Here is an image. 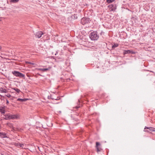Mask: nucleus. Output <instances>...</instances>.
<instances>
[{"mask_svg":"<svg viewBox=\"0 0 155 155\" xmlns=\"http://www.w3.org/2000/svg\"><path fill=\"white\" fill-rule=\"evenodd\" d=\"M59 112L61 113V111H59Z\"/></svg>","mask_w":155,"mask_h":155,"instance_id":"c85d7f7f","label":"nucleus"},{"mask_svg":"<svg viewBox=\"0 0 155 155\" xmlns=\"http://www.w3.org/2000/svg\"><path fill=\"white\" fill-rule=\"evenodd\" d=\"M28 100V99L24 98V99H21V98H18L17 100L18 101H20L21 102H23L26 101Z\"/></svg>","mask_w":155,"mask_h":155,"instance_id":"2eb2a0df","label":"nucleus"},{"mask_svg":"<svg viewBox=\"0 0 155 155\" xmlns=\"http://www.w3.org/2000/svg\"><path fill=\"white\" fill-rule=\"evenodd\" d=\"M28 63L29 64H31L32 65H33L34 64V63L30 62H28Z\"/></svg>","mask_w":155,"mask_h":155,"instance_id":"b1692460","label":"nucleus"},{"mask_svg":"<svg viewBox=\"0 0 155 155\" xmlns=\"http://www.w3.org/2000/svg\"><path fill=\"white\" fill-rule=\"evenodd\" d=\"M13 144L15 146L17 147L18 148H23V147L24 145L23 144H21L19 143L15 142L13 143Z\"/></svg>","mask_w":155,"mask_h":155,"instance_id":"423d86ee","label":"nucleus"},{"mask_svg":"<svg viewBox=\"0 0 155 155\" xmlns=\"http://www.w3.org/2000/svg\"><path fill=\"white\" fill-rule=\"evenodd\" d=\"M9 103V101H8V100H6V104H8Z\"/></svg>","mask_w":155,"mask_h":155,"instance_id":"393cba45","label":"nucleus"},{"mask_svg":"<svg viewBox=\"0 0 155 155\" xmlns=\"http://www.w3.org/2000/svg\"><path fill=\"white\" fill-rule=\"evenodd\" d=\"M114 1L115 0H107V2L108 3H110Z\"/></svg>","mask_w":155,"mask_h":155,"instance_id":"6ab92c4d","label":"nucleus"},{"mask_svg":"<svg viewBox=\"0 0 155 155\" xmlns=\"http://www.w3.org/2000/svg\"><path fill=\"white\" fill-rule=\"evenodd\" d=\"M57 54H58V52H56V53L55 54V55H56Z\"/></svg>","mask_w":155,"mask_h":155,"instance_id":"a878e982","label":"nucleus"},{"mask_svg":"<svg viewBox=\"0 0 155 155\" xmlns=\"http://www.w3.org/2000/svg\"><path fill=\"white\" fill-rule=\"evenodd\" d=\"M135 53V52H134V51L132 50H125L124 52V54H134Z\"/></svg>","mask_w":155,"mask_h":155,"instance_id":"6e6552de","label":"nucleus"},{"mask_svg":"<svg viewBox=\"0 0 155 155\" xmlns=\"http://www.w3.org/2000/svg\"><path fill=\"white\" fill-rule=\"evenodd\" d=\"M51 67H49L47 68H39L38 69V70L42 71L43 72H46L48 71L51 68Z\"/></svg>","mask_w":155,"mask_h":155,"instance_id":"9d476101","label":"nucleus"},{"mask_svg":"<svg viewBox=\"0 0 155 155\" xmlns=\"http://www.w3.org/2000/svg\"><path fill=\"white\" fill-rule=\"evenodd\" d=\"M118 46V44H114L112 46V48L114 49Z\"/></svg>","mask_w":155,"mask_h":155,"instance_id":"dca6fc26","label":"nucleus"},{"mask_svg":"<svg viewBox=\"0 0 155 155\" xmlns=\"http://www.w3.org/2000/svg\"><path fill=\"white\" fill-rule=\"evenodd\" d=\"M14 89L18 93H19L21 91L20 90L17 88H14Z\"/></svg>","mask_w":155,"mask_h":155,"instance_id":"f3484780","label":"nucleus"},{"mask_svg":"<svg viewBox=\"0 0 155 155\" xmlns=\"http://www.w3.org/2000/svg\"><path fill=\"white\" fill-rule=\"evenodd\" d=\"M10 119H18L20 117V116L18 114H10Z\"/></svg>","mask_w":155,"mask_h":155,"instance_id":"39448f33","label":"nucleus"},{"mask_svg":"<svg viewBox=\"0 0 155 155\" xmlns=\"http://www.w3.org/2000/svg\"><path fill=\"white\" fill-rule=\"evenodd\" d=\"M103 33V32L102 31L100 33L101 35H102V34Z\"/></svg>","mask_w":155,"mask_h":155,"instance_id":"cd10ccee","label":"nucleus"},{"mask_svg":"<svg viewBox=\"0 0 155 155\" xmlns=\"http://www.w3.org/2000/svg\"><path fill=\"white\" fill-rule=\"evenodd\" d=\"M90 18H83L81 20V23L83 25H84L90 22Z\"/></svg>","mask_w":155,"mask_h":155,"instance_id":"7ed1b4c3","label":"nucleus"},{"mask_svg":"<svg viewBox=\"0 0 155 155\" xmlns=\"http://www.w3.org/2000/svg\"><path fill=\"white\" fill-rule=\"evenodd\" d=\"M52 99H55V100H57V99H54V98H52Z\"/></svg>","mask_w":155,"mask_h":155,"instance_id":"bb28decb","label":"nucleus"},{"mask_svg":"<svg viewBox=\"0 0 155 155\" xmlns=\"http://www.w3.org/2000/svg\"><path fill=\"white\" fill-rule=\"evenodd\" d=\"M10 2L12 3H16L19 1V0H10Z\"/></svg>","mask_w":155,"mask_h":155,"instance_id":"a211bd4d","label":"nucleus"},{"mask_svg":"<svg viewBox=\"0 0 155 155\" xmlns=\"http://www.w3.org/2000/svg\"><path fill=\"white\" fill-rule=\"evenodd\" d=\"M6 134L5 133L0 132V137L2 138H5L7 137L6 136Z\"/></svg>","mask_w":155,"mask_h":155,"instance_id":"ddd939ff","label":"nucleus"},{"mask_svg":"<svg viewBox=\"0 0 155 155\" xmlns=\"http://www.w3.org/2000/svg\"><path fill=\"white\" fill-rule=\"evenodd\" d=\"M12 73L16 77H18L20 78H25V75L18 71H12Z\"/></svg>","mask_w":155,"mask_h":155,"instance_id":"f03ea898","label":"nucleus"},{"mask_svg":"<svg viewBox=\"0 0 155 155\" xmlns=\"http://www.w3.org/2000/svg\"><path fill=\"white\" fill-rule=\"evenodd\" d=\"M90 39L92 41H96L99 38V36L96 31H94L91 32L89 35Z\"/></svg>","mask_w":155,"mask_h":155,"instance_id":"f257e3e1","label":"nucleus"},{"mask_svg":"<svg viewBox=\"0 0 155 155\" xmlns=\"http://www.w3.org/2000/svg\"><path fill=\"white\" fill-rule=\"evenodd\" d=\"M100 145V144L98 142H97L96 143V148L97 150V152L101 151V149L98 147V146Z\"/></svg>","mask_w":155,"mask_h":155,"instance_id":"f8f14e48","label":"nucleus"},{"mask_svg":"<svg viewBox=\"0 0 155 155\" xmlns=\"http://www.w3.org/2000/svg\"><path fill=\"white\" fill-rule=\"evenodd\" d=\"M144 131L147 132H150L151 131H155V128L151 127H145L144 128Z\"/></svg>","mask_w":155,"mask_h":155,"instance_id":"20e7f679","label":"nucleus"},{"mask_svg":"<svg viewBox=\"0 0 155 155\" xmlns=\"http://www.w3.org/2000/svg\"><path fill=\"white\" fill-rule=\"evenodd\" d=\"M5 106L0 107V112L2 114H5Z\"/></svg>","mask_w":155,"mask_h":155,"instance_id":"9b49d317","label":"nucleus"},{"mask_svg":"<svg viewBox=\"0 0 155 155\" xmlns=\"http://www.w3.org/2000/svg\"><path fill=\"white\" fill-rule=\"evenodd\" d=\"M6 96L9 98H10L11 97V95L10 94H7Z\"/></svg>","mask_w":155,"mask_h":155,"instance_id":"5701e85b","label":"nucleus"},{"mask_svg":"<svg viewBox=\"0 0 155 155\" xmlns=\"http://www.w3.org/2000/svg\"><path fill=\"white\" fill-rule=\"evenodd\" d=\"M7 125L11 128H13L12 124L11 123H7Z\"/></svg>","mask_w":155,"mask_h":155,"instance_id":"aec40b11","label":"nucleus"},{"mask_svg":"<svg viewBox=\"0 0 155 155\" xmlns=\"http://www.w3.org/2000/svg\"><path fill=\"white\" fill-rule=\"evenodd\" d=\"M2 90H1V91L3 93H5L6 92V91L5 89H3L2 88Z\"/></svg>","mask_w":155,"mask_h":155,"instance_id":"4be33fe9","label":"nucleus"},{"mask_svg":"<svg viewBox=\"0 0 155 155\" xmlns=\"http://www.w3.org/2000/svg\"><path fill=\"white\" fill-rule=\"evenodd\" d=\"M108 7L111 9L112 11H115L117 8L116 5L115 4H113L110 5L108 6Z\"/></svg>","mask_w":155,"mask_h":155,"instance_id":"0eeeda50","label":"nucleus"},{"mask_svg":"<svg viewBox=\"0 0 155 155\" xmlns=\"http://www.w3.org/2000/svg\"><path fill=\"white\" fill-rule=\"evenodd\" d=\"M78 105L75 107V108L76 109L80 107V102L79 100H78Z\"/></svg>","mask_w":155,"mask_h":155,"instance_id":"412c9836","label":"nucleus"},{"mask_svg":"<svg viewBox=\"0 0 155 155\" xmlns=\"http://www.w3.org/2000/svg\"><path fill=\"white\" fill-rule=\"evenodd\" d=\"M5 116V119L6 120H10V114L8 113L4 115Z\"/></svg>","mask_w":155,"mask_h":155,"instance_id":"4468645a","label":"nucleus"},{"mask_svg":"<svg viewBox=\"0 0 155 155\" xmlns=\"http://www.w3.org/2000/svg\"><path fill=\"white\" fill-rule=\"evenodd\" d=\"M44 33L41 31H39L37 32L35 34V36L37 38H40Z\"/></svg>","mask_w":155,"mask_h":155,"instance_id":"1a4fd4ad","label":"nucleus"}]
</instances>
